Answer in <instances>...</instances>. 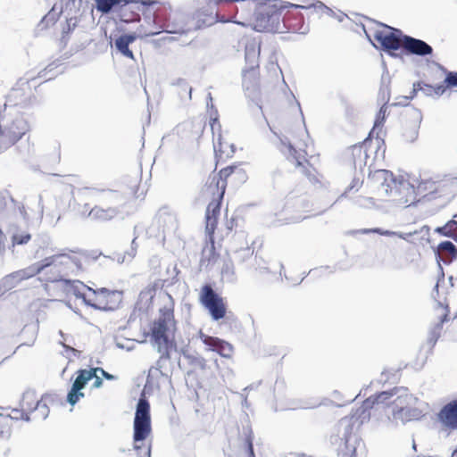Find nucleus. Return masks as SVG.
Segmentation results:
<instances>
[{"label": "nucleus", "mask_w": 457, "mask_h": 457, "mask_svg": "<svg viewBox=\"0 0 457 457\" xmlns=\"http://www.w3.org/2000/svg\"><path fill=\"white\" fill-rule=\"evenodd\" d=\"M121 2L122 0H96V7L98 12L108 13Z\"/></svg>", "instance_id": "nucleus-36"}, {"label": "nucleus", "mask_w": 457, "mask_h": 457, "mask_svg": "<svg viewBox=\"0 0 457 457\" xmlns=\"http://www.w3.org/2000/svg\"><path fill=\"white\" fill-rule=\"evenodd\" d=\"M391 396V393L384 391L365 399L358 408L352 411L351 420L353 425L355 423L361 425L370 420V410L373 409L375 405L388 400Z\"/></svg>", "instance_id": "nucleus-13"}, {"label": "nucleus", "mask_w": 457, "mask_h": 457, "mask_svg": "<svg viewBox=\"0 0 457 457\" xmlns=\"http://www.w3.org/2000/svg\"><path fill=\"white\" fill-rule=\"evenodd\" d=\"M441 85L444 87V94L447 89H457V72H448Z\"/></svg>", "instance_id": "nucleus-39"}, {"label": "nucleus", "mask_w": 457, "mask_h": 457, "mask_svg": "<svg viewBox=\"0 0 457 457\" xmlns=\"http://www.w3.org/2000/svg\"><path fill=\"white\" fill-rule=\"evenodd\" d=\"M220 175L227 181V185L230 182L232 185L239 186L246 182L248 176L246 170L241 164H233L220 170Z\"/></svg>", "instance_id": "nucleus-22"}, {"label": "nucleus", "mask_w": 457, "mask_h": 457, "mask_svg": "<svg viewBox=\"0 0 457 457\" xmlns=\"http://www.w3.org/2000/svg\"><path fill=\"white\" fill-rule=\"evenodd\" d=\"M211 129L213 135V140L218 138V133H221V126L218 120V118H213L211 120Z\"/></svg>", "instance_id": "nucleus-45"}, {"label": "nucleus", "mask_w": 457, "mask_h": 457, "mask_svg": "<svg viewBox=\"0 0 457 457\" xmlns=\"http://www.w3.org/2000/svg\"><path fill=\"white\" fill-rule=\"evenodd\" d=\"M407 253H410L411 252L412 248L411 247H407V248H403Z\"/></svg>", "instance_id": "nucleus-50"}, {"label": "nucleus", "mask_w": 457, "mask_h": 457, "mask_svg": "<svg viewBox=\"0 0 457 457\" xmlns=\"http://www.w3.org/2000/svg\"><path fill=\"white\" fill-rule=\"evenodd\" d=\"M291 159L289 161L293 163L302 175L312 183H320L321 174L319 172L316 164L312 162V157L306 158V156L296 149L290 147Z\"/></svg>", "instance_id": "nucleus-12"}, {"label": "nucleus", "mask_w": 457, "mask_h": 457, "mask_svg": "<svg viewBox=\"0 0 457 457\" xmlns=\"http://www.w3.org/2000/svg\"><path fill=\"white\" fill-rule=\"evenodd\" d=\"M216 165L228 162L234 156L236 148L229 140L218 133V138L213 140Z\"/></svg>", "instance_id": "nucleus-18"}, {"label": "nucleus", "mask_w": 457, "mask_h": 457, "mask_svg": "<svg viewBox=\"0 0 457 457\" xmlns=\"http://www.w3.org/2000/svg\"><path fill=\"white\" fill-rule=\"evenodd\" d=\"M44 270H46V274H49V272H47L48 264L46 262V258H45L44 260H42L39 262L34 263L25 269L16 271L13 274V277L16 278L17 279L24 280V279L30 278L36 276L37 274L41 273Z\"/></svg>", "instance_id": "nucleus-27"}, {"label": "nucleus", "mask_w": 457, "mask_h": 457, "mask_svg": "<svg viewBox=\"0 0 457 457\" xmlns=\"http://www.w3.org/2000/svg\"><path fill=\"white\" fill-rule=\"evenodd\" d=\"M223 199H211L205 212V231L215 234Z\"/></svg>", "instance_id": "nucleus-23"}, {"label": "nucleus", "mask_w": 457, "mask_h": 457, "mask_svg": "<svg viewBox=\"0 0 457 457\" xmlns=\"http://www.w3.org/2000/svg\"><path fill=\"white\" fill-rule=\"evenodd\" d=\"M135 39L136 37L134 35H122L116 39L115 46L123 55L133 59V53L129 46Z\"/></svg>", "instance_id": "nucleus-33"}, {"label": "nucleus", "mask_w": 457, "mask_h": 457, "mask_svg": "<svg viewBox=\"0 0 457 457\" xmlns=\"http://www.w3.org/2000/svg\"><path fill=\"white\" fill-rule=\"evenodd\" d=\"M7 415L11 418L12 427L15 420H29L30 417L28 416L27 412L21 407V409H12L11 412H7Z\"/></svg>", "instance_id": "nucleus-41"}, {"label": "nucleus", "mask_w": 457, "mask_h": 457, "mask_svg": "<svg viewBox=\"0 0 457 457\" xmlns=\"http://www.w3.org/2000/svg\"><path fill=\"white\" fill-rule=\"evenodd\" d=\"M245 252H246V255H247V256H251V255H253V249H251V248H249V247H247L246 249H245Z\"/></svg>", "instance_id": "nucleus-49"}, {"label": "nucleus", "mask_w": 457, "mask_h": 457, "mask_svg": "<svg viewBox=\"0 0 457 457\" xmlns=\"http://www.w3.org/2000/svg\"><path fill=\"white\" fill-rule=\"evenodd\" d=\"M63 284V288L66 290L68 294H71L75 295L77 298L82 299L85 302L84 295L87 293V290H90V287L85 285L80 280H71L62 278V280H59Z\"/></svg>", "instance_id": "nucleus-29"}, {"label": "nucleus", "mask_w": 457, "mask_h": 457, "mask_svg": "<svg viewBox=\"0 0 457 457\" xmlns=\"http://www.w3.org/2000/svg\"><path fill=\"white\" fill-rule=\"evenodd\" d=\"M100 196L102 201L108 200L114 202L118 198V194L112 190H103Z\"/></svg>", "instance_id": "nucleus-44"}, {"label": "nucleus", "mask_w": 457, "mask_h": 457, "mask_svg": "<svg viewBox=\"0 0 457 457\" xmlns=\"http://www.w3.org/2000/svg\"><path fill=\"white\" fill-rule=\"evenodd\" d=\"M442 309H443V312H442L441 316L439 317V321L435 326L434 330H433V334L435 336V341H436V339L440 336V332H441V330L443 328V324L445 321L449 320V310H448V308L447 307H444Z\"/></svg>", "instance_id": "nucleus-40"}, {"label": "nucleus", "mask_w": 457, "mask_h": 457, "mask_svg": "<svg viewBox=\"0 0 457 457\" xmlns=\"http://www.w3.org/2000/svg\"><path fill=\"white\" fill-rule=\"evenodd\" d=\"M372 45L393 54V52L401 49L403 33L401 29L377 22L369 31L364 30Z\"/></svg>", "instance_id": "nucleus-6"}, {"label": "nucleus", "mask_w": 457, "mask_h": 457, "mask_svg": "<svg viewBox=\"0 0 457 457\" xmlns=\"http://www.w3.org/2000/svg\"><path fill=\"white\" fill-rule=\"evenodd\" d=\"M401 48H403L407 54L420 56L431 54L433 52L432 47L425 41L404 34L402 39Z\"/></svg>", "instance_id": "nucleus-20"}, {"label": "nucleus", "mask_w": 457, "mask_h": 457, "mask_svg": "<svg viewBox=\"0 0 457 457\" xmlns=\"http://www.w3.org/2000/svg\"><path fill=\"white\" fill-rule=\"evenodd\" d=\"M243 457H255L253 446V439L251 436L245 438L242 445Z\"/></svg>", "instance_id": "nucleus-42"}, {"label": "nucleus", "mask_w": 457, "mask_h": 457, "mask_svg": "<svg viewBox=\"0 0 457 457\" xmlns=\"http://www.w3.org/2000/svg\"><path fill=\"white\" fill-rule=\"evenodd\" d=\"M84 296L87 305L99 310H114L120 301V295L117 291L104 287L99 289L90 287Z\"/></svg>", "instance_id": "nucleus-8"}, {"label": "nucleus", "mask_w": 457, "mask_h": 457, "mask_svg": "<svg viewBox=\"0 0 457 457\" xmlns=\"http://www.w3.org/2000/svg\"><path fill=\"white\" fill-rule=\"evenodd\" d=\"M420 120H416L413 121H405L403 127V137L407 142H413L418 138L419 136V129H420Z\"/></svg>", "instance_id": "nucleus-34"}, {"label": "nucleus", "mask_w": 457, "mask_h": 457, "mask_svg": "<svg viewBox=\"0 0 457 457\" xmlns=\"http://www.w3.org/2000/svg\"><path fill=\"white\" fill-rule=\"evenodd\" d=\"M150 404L147 400L139 399L134 420V453L130 457H151V446L145 438L151 433Z\"/></svg>", "instance_id": "nucleus-4"}, {"label": "nucleus", "mask_w": 457, "mask_h": 457, "mask_svg": "<svg viewBox=\"0 0 457 457\" xmlns=\"http://www.w3.org/2000/svg\"><path fill=\"white\" fill-rule=\"evenodd\" d=\"M166 6L157 0H122L114 9L116 17L124 23L137 22L141 14L153 12L154 21L160 23L165 20L162 12Z\"/></svg>", "instance_id": "nucleus-2"}, {"label": "nucleus", "mask_w": 457, "mask_h": 457, "mask_svg": "<svg viewBox=\"0 0 457 457\" xmlns=\"http://www.w3.org/2000/svg\"><path fill=\"white\" fill-rule=\"evenodd\" d=\"M283 10L282 3L265 4L257 12L253 29L265 33H284V26L281 24Z\"/></svg>", "instance_id": "nucleus-7"}, {"label": "nucleus", "mask_w": 457, "mask_h": 457, "mask_svg": "<svg viewBox=\"0 0 457 457\" xmlns=\"http://www.w3.org/2000/svg\"><path fill=\"white\" fill-rule=\"evenodd\" d=\"M97 369V371H100L101 374L103 375V377H104L106 379L108 380H112L114 379V376L106 372L105 370H104L103 369H100V368H96Z\"/></svg>", "instance_id": "nucleus-47"}, {"label": "nucleus", "mask_w": 457, "mask_h": 457, "mask_svg": "<svg viewBox=\"0 0 457 457\" xmlns=\"http://www.w3.org/2000/svg\"><path fill=\"white\" fill-rule=\"evenodd\" d=\"M31 239V235L27 232L16 233L12 237V246L17 245H25Z\"/></svg>", "instance_id": "nucleus-43"}, {"label": "nucleus", "mask_w": 457, "mask_h": 457, "mask_svg": "<svg viewBox=\"0 0 457 457\" xmlns=\"http://www.w3.org/2000/svg\"><path fill=\"white\" fill-rule=\"evenodd\" d=\"M50 276L40 278L46 282H59L64 277L77 275L91 263L90 255L82 251H70L46 257Z\"/></svg>", "instance_id": "nucleus-1"}, {"label": "nucleus", "mask_w": 457, "mask_h": 457, "mask_svg": "<svg viewBox=\"0 0 457 457\" xmlns=\"http://www.w3.org/2000/svg\"><path fill=\"white\" fill-rule=\"evenodd\" d=\"M259 57L260 49L254 47L246 49L245 51V67L243 70V86L246 90H251L259 86L260 71H259Z\"/></svg>", "instance_id": "nucleus-11"}, {"label": "nucleus", "mask_w": 457, "mask_h": 457, "mask_svg": "<svg viewBox=\"0 0 457 457\" xmlns=\"http://www.w3.org/2000/svg\"><path fill=\"white\" fill-rule=\"evenodd\" d=\"M387 111H388V105L386 103H385L380 107L378 113L376 114L373 129L369 134L370 137H371V134L375 131V129L383 127V125L386 121V116H387Z\"/></svg>", "instance_id": "nucleus-37"}, {"label": "nucleus", "mask_w": 457, "mask_h": 457, "mask_svg": "<svg viewBox=\"0 0 457 457\" xmlns=\"http://www.w3.org/2000/svg\"><path fill=\"white\" fill-rule=\"evenodd\" d=\"M437 420L446 430H457V399L451 401L440 410Z\"/></svg>", "instance_id": "nucleus-19"}, {"label": "nucleus", "mask_w": 457, "mask_h": 457, "mask_svg": "<svg viewBox=\"0 0 457 457\" xmlns=\"http://www.w3.org/2000/svg\"><path fill=\"white\" fill-rule=\"evenodd\" d=\"M416 189L417 194L422 197L434 196L439 193L440 185L431 179H421L418 181Z\"/></svg>", "instance_id": "nucleus-31"}, {"label": "nucleus", "mask_w": 457, "mask_h": 457, "mask_svg": "<svg viewBox=\"0 0 457 457\" xmlns=\"http://www.w3.org/2000/svg\"><path fill=\"white\" fill-rule=\"evenodd\" d=\"M199 302L208 310L214 320H221L226 316L227 304L224 298L216 293L210 284H205L201 287Z\"/></svg>", "instance_id": "nucleus-9"}, {"label": "nucleus", "mask_w": 457, "mask_h": 457, "mask_svg": "<svg viewBox=\"0 0 457 457\" xmlns=\"http://www.w3.org/2000/svg\"><path fill=\"white\" fill-rule=\"evenodd\" d=\"M96 372H97V369L92 368L89 370H79L78 371V376L67 395L69 403L74 405L80 398L84 397V393L80 392V390L85 387L89 380L96 377Z\"/></svg>", "instance_id": "nucleus-15"}, {"label": "nucleus", "mask_w": 457, "mask_h": 457, "mask_svg": "<svg viewBox=\"0 0 457 457\" xmlns=\"http://www.w3.org/2000/svg\"><path fill=\"white\" fill-rule=\"evenodd\" d=\"M372 140L369 136L363 142L350 147L351 157L354 163L359 162L366 164L369 158L368 148L370 146Z\"/></svg>", "instance_id": "nucleus-28"}, {"label": "nucleus", "mask_w": 457, "mask_h": 457, "mask_svg": "<svg viewBox=\"0 0 457 457\" xmlns=\"http://www.w3.org/2000/svg\"><path fill=\"white\" fill-rule=\"evenodd\" d=\"M227 186V181L224 180L219 170V172L209 176L203 192L207 198L223 199Z\"/></svg>", "instance_id": "nucleus-17"}, {"label": "nucleus", "mask_w": 457, "mask_h": 457, "mask_svg": "<svg viewBox=\"0 0 457 457\" xmlns=\"http://www.w3.org/2000/svg\"><path fill=\"white\" fill-rule=\"evenodd\" d=\"M208 237L206 245L202 251L201 265H209L217 262L219 253L215 248V238L214 234H211L210 231H205Z\"/></svg>", "instance_id": "nucleus-26"}, {"label": "nucleus", "mask_w": 457, "mask_h": 457, "mask_svg": "<svg viewBox=\"0 0 457 457\" xmlns=\"http://www.w3.org/2000/svg\"><path fill=\"white\" fill-rule=\"evenodd\" d=\"M436 232L445 237H453L455 234H457V221L452 220L445 223L443 227L437 228Z\"/></svg>", "instance_id": "nucleus-38"}, {"label": "nucleus", "mask_w": 457, "mask_h": 457, "mask_svg": "<svg viewBox=\"0 0 457 457\" xmlns=\"http://www.w3.org/2000/svg\"><path fill=\"white\" fill-rule=\"evenodd\" d=\"M435 254L438 263L449 264L457 259V247L451 241H443L436 247Z\"/></svg>", "instance_id": "nucleus-24"}, {"label": "nucleus", "mask_w": 457, "mask_h": 457, "mask_svg": "<svg viewBox=\"0 0 457 457\" xmlns=\"http://www.w3.org/2000/svg\"><path fill=\"white\" fill-rule=\"evenodd\" d=\"M117 214L118 209L114 206L104 208L101 205H96L90 210L88 216L95 220L107 221L113 219Z\"/></svg>", "instance_id": "nucleus-30"}, {"label": "nucleus", "mask_w": 457, "mask_h": 457, "mask_svg": "<svg viewBox=\"0 0 457 457\" xmlns=\"http://www.w3.org/2000/svg\"><path fill=\"white\" fill-rule=\"evenodd\" d=\"M414 91H422L427 96H441L444 95V87L441 84L430 85L424 81H419L413 85Z\"/></svg>", "instance_id": "nucleus-32"}, {"label": "nucleus", "mask_w": 457, "mask_h": 457, "mask_svg": "<svg viewBox=\"0 0 457 457\" xmlns=\"http://www.w3.org/2000/svg\"><path fill=\"white\" fill-rule=\"evenodd\" d=\"M199 338L208 347L209 351L215 352L226 359H231L233 357L234 346L230 343L203 332L199 333Z\"/></svg>", "instance_id": "nucleus-16"}, {"label": "nucleus", "mask_w": 457, "mask_h": 457, "mask_svg": "<svg viewBox=\"0 0 457 457\" xmlns=\"http://www.w3.org/2000/svg\"><path fill=\"white\" fill-rule=\"evenodd\" d=\"M283 13L281 24L284 26L285 32L304 34L307 31V26L304 23V18L301 9H306V6L293 4H282Z\"/></svg>", "instance_id": "nucleus-10"}, {"label": "nucleus", "mask_w": 457, "mask_h": 457, "mask_svg": "<svg viewBox=\"0 0 457 457\" xmlns=\"http://www.w3.org/2000/svg\"><path fill=\"white\" fill-rule=\"evenodd\" d=\"M176 328L173 306H164L160 309V315L151 327V337L161 358L170 359V353L175 348L172 339L169 338V333Z\"/></svg>", "instance_id": "nucleus-3"}, {"label": "nucleus", "mask_w": 457, "mask_h": 457, "mask_svg": "<svg viewBox=\"0 0 457 457\" xmlns=\"http://www.w3.org/2000/svg\"><path fill=\"white\" fill-rule=\"evenodd\" d=\"M93 378H95V381L93 383L94 387L98 388V387L102 386L103 380L100 377L97 376L96 373V377H94Z\"/></svg>", "instance_id": "nucleus-48"}, {"label": "nucleus", "mask_w": 457, "mask_h": 457, "mask_svg": "<svg viewBox=\"0 0 457 457\" xmlns=\"http://www.w3.org/2000/svg\"><path fill=\"white\" fill-rule=\"evenodd\" d=\"M361 442L355 436H346L341 440V444L337 449L338 457H358V449L361 445Z\"/></svg>", "instance_id": "nucleus-25"}, {"label": "nucleus", "mask_w": 457, "mask_h": 457, "mask_svg": "<svg viewBox=\"0 0 457 457\" xmlns=\"http://www.w3.org/2000/svg\"><path fill=\"white\" fill-rule=\"evenodd\" d=\"M233 3H238L240 6H236L235 12L236 14L238 12L239 8L242 11H248L250 13L252 11L255 9L256 0H205V7L212 13H215L218 16L220 6L227 5Z\"/></svg>", "instance_id": "nucleus-21"}, {"label": "nucleus", "mask_w": 457, "mask_h": 457, "mask_svg": "<svg viewBox=\"0 0 457 457\" xmlns=\"http://www.w3.org/2000/svg\"><path fill=\"white\" fill-rule=\"evenodd\" d=\"M12 434V420L7 411L0 406V439L9 438Z\"/></svg>", "instance_id": "nucleus-35"}, {"label": "nucleus", "mask_w": 457, "mask_h": 457, "mask_svg": "<svg viewBox=\"0 0 457 457\" xmlns=\"http://www.w3.org/2000/svg\"><path fill=\"white\" fill-rule=\"evenodd\" d=\"M363 181L360 179L359 178H353L349 187L346 188V190L344 193V195L351 192L353 189L355 191H358L361 186Z\"/></svg>", "instance_id": "nucleus-46"}, {"label": "nucleus", "mask_w": 457, "mask_h": 457, "mask_svg": "<svg viewBox=\"0 0 457 457\" xmlns=\"http://www.w3.org/2000/svg\"><path fill=\"white\" fill-rule=\"evenodd\" d=\"M29 131V124L21 114L0 112V153L14 145Z\"/></svg>", "instance_id": "nucleus-5"}, {"label": "nucleus", "mask_w": 457, "mask_h": 457, "mask_svg": "<svg viewBox=\"0 0 457 457\" xmlns=\"http://www.w3.org/2000/svg\"><path fill=\"white\" fill-rule=\"evenodd\" d=\"M20 405L27 412L28 416L35 413L34 418H46L49 412L43 398L39 399L33 392L24 393Z\"/></svg>", "instance_id": "nucleus-14"}, {"label": "nucleus", "mask_w": 457, "mask_h": 457, "mask_svg": "<svg viewBox=\"0 0 457 457\" xmlns=\"http://www.w3.org/2000/svg\"><path fill=\"white\" fill-rule=\"evenodd\" d=\"M452 457H457V449L453 453Z\"/></svg>", "instance_id": "nucleus-51"}]
</instances>
